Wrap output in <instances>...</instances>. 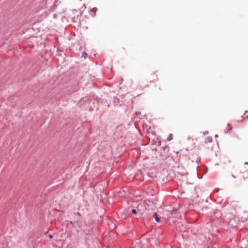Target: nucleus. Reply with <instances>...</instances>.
<instances>
[{
    "instance_id": "5",
    "label": "nucleus",
    "mask_w": 248,
    "mask_h": 248,
    "mask_svg": "<svg viewBox=\"0 0 248 248\" xmlns=\"http://www.w3.org/2000/svg\"><path fill=\"white\" fill-rule=\"evenodd\" d=\"M173 135L172 134H170L167 138V140L170 141L172 139Z\"/></svg>"
},
{
    "instance_id": "1",
    "label": "nucleus",
    "mask_w": 248,
    "mask_h": 248,
    "mask_svg": "<svg viewBox=\"0 0 248 248\" xmlns=\"http://www.w3.org/2000/svg\"><path fill=\"white\" fill-rule=\"evenodd\" d=\"M246 167L243 166L241 168V172L242 173V177L243 178L246 179L248 178V170H246Z\"/></svg>"
},
{
    "instance_id": "2",
    "label": "nucleus",
    "mask_w": 248,
    "mask_h": 248,
    "mask_svg": "<svg viewBox=\"0 0 248 248\" xmlns=\"http://www.w3.org/2000/svg\"><path fill=\"white\" fill-rule=\"evenodd\" d=\"M97 11V8H94L90 10V14L92 16L94 17L96 14V12Z\"/></svg>"
},
{
    "instance_id": "6",
    "label": "nucleus",
    "mask_w": 248,
    "mask_h": 248,
    "mask_svg": "<svg viewBox=\"0 0 248 248\" xmlns=\"http://www.w3.org/2000/svg\"><path fill=\"white\" fill-rule=\"evenodd\" d=\"M243 217L244 218H246L247 217H248V215L247 213H244L243 215Z\"/></svg>"
},
{
    "instance_id": "7",
    "label": "nucleus",
    "mask_w": 248,
    "mask_h": 248,
    "mask_svg": "<svg viewBox=\"0 0 248 248\" xmlns=\"http://www.w3.org/2000/svg\"><path fill=\"white\" fill-rule=\"evenodd\" d=\"M132 213H133V214H136L137 213V210L136 209H132Z\"/></svg>"
},
{
    "instance_id": "8",
    "label": "nucleus",
    "mask_w": 248,
    "mask_h": 248,
    "mask_svg": "<svg viewBox=\"0 0 248 248\" xmlns=\"http://www.w3.org/2000/svg\"><path fill=\"white\" fill-rule=\"evenodd\" d=\"M245 165H248V163H245Z\"/></svg>"
},
{
    "instance_id": "9",
    "label": "nucleus",
    "mask_w": 248,
    "mask_h": 248,
    "mask_svg": "<svg viewBox=\"0 0 248 248\" xmlns=\"http://www.w3.org/2000/svg\"><path fill=\"white\" fill-rule=\"evenodd\" d=\"M54 17H56V16L55 15L54 16Z\"/></svg>"
},
{
    "instance_id": "3",
    "label": "nucleus",
    "mask_w": 248,
    "mask_h": 248,
    "mask_svg": "<svg viewBox=\"0 0 248 248\" xmlns=\"http://www.w3.org/2000/svg\"><path fill=\"white\" fill-rule=\"evenodd\" d=\"M213 138L211 137H208L205 139V143L211 142L212 141Z\"/></svg>"
},
{
    "instance_id": "4",
    "label": "nucleus",
    "mask_w": 248,
    "mask_h": 248,
    "mask_svg": "<svg viewBox=\"0 0 248 248\" xmlns=\"http://www.w3.org/2000/svg\"><path fill=\"white\" fill-rule=\"evenodd\" d=\"M154 217H155L156 222L159 221V218L158 217L157 214L156 213L154 214Z\"/></svg>"
}]
</instances>
